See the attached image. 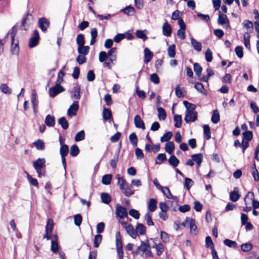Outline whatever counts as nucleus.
Returning <instances> with one entry per match:
<instances>
[{
    "mask_svg": "<svg viewBox=\"0 0 259 259\" xmlns=\"http://www.w3.org/2000/svg\"><path fill=\"white\" fill-rule=\"evenodd\" d=\"M132 254L134 257L140 254L143 257L145 258L152 255L150 246L143 241L141 242V245L138 246L136 250L132 252Z\"/></svg>",
    "mask_w": 259,
    "mask_h": 259,
    "instance_id": "f257e3e1",
    "label": "nucleus"
},
{
    "mask_svg": "<svg viewBox=\"0 0 259 259\" xmlns=\"http://www.w3.org/2000/svg\"><path fill=\"white\" fill-rule=\"evenodd\" d=\"M33 166L37 173L38 177L40 178L45 175L46 160L45 158H38L33 161Z\"/></svg>",
    "mask_w": 259,
    "mask_h": 259,
    "instance_id": "f03ea898",
    "label": "nucleus"
},
{
    "mask_svg": "<svg viewBox=\"0 0 259 259\" xmlns=\"http://www.w3.org/2000/svg\"><path fill=\"white\" fill-rule=\"evenodd\" d=\"M54 226V221L51 219L48 220L47 225L45 228V234L43 236L44 239L50 240L51 238V234Z\"/></svg>",
    "mask_w": 259,
    "mask_h": 259,
    "instance_id": "7ed1b4c3",
    "label": "nucleus"
},
{
    "mask_svg": "<svg viewBox=\"0 0 259 259\" xmlns=\"http://www.w3.org/2000/svg\"><path fill=\"white\" fill-rule=\"evenodd\" d=\"M218 23L219 25H223L224 28L228 29L230 28L229 20L225 14L219 12Z\"/></svg>",
    "mask_w": 259,
    "mask_h": 259,
    "instance_id": "20e7f679",
    "label": "nucleus"
},
{
    "mask_svg": "<svg viewBox=\"0 0 259 259\" xmlns=\"http://www.w3.org/2000/svg\"><path fill=\"white\" fill-rule=\"evenodd\" d=\"M64 88L60 85L56 84L54 87L51 88L49 90L50 96L55 97L58 94L64 91Z\"/></svg>",
    "mask_w": 259,
    "mask_h": 259,
    "instance_id": "39448f33",
    "label": "nucleus"
},
{
    "mask_svg": "<svg viewBox=\"0 0 259 259\" xmlns=\"http://www.w3.org/2000/svg\"><path fill=\"white\" fill-rule=\"evenodd\" d=\"M32 23V16L28 13L22 22L21 29L26 30Z\"/></svg>",
    "mask_w": 259,
    "mask_h": 259,
    "instance_id": "423d86ee",
    "label": "nucleus"
},
{
    "mask_svg": "<svg viewBox=\"0 0 259 259\" xmlns=\"http://www.w3.org/2000/svg\"><path fill=\"white\" fill-rule=\"evenodd\" d=\"M122 225L124 226L127 233L133 238L135 239L137 236V233L132 225L127 222H122Z\"/></svg>",
    "mask_w": 259,
    "mask_h": 259,
    "instance_id": "0eeeda50",
    "label": "nucleus"
},
{
    "mask_svg": "<svg viewBox=\"0 0 259 259\" xmlns=\"http://www.w3.org/2000/svg\"><path fill=\"white\" fill-rule=\"evenodd\" d=\"M38 24L41 31L46 32L50 26V22L47 18L42 17L39 19Z\"/></svg>",
    "mask_w": 259,
    "mask_h": 259,
    "instance_id": "6e6552de",
    "label": "nucleus"
},
{
    "mask_svg": "<svg viewBox=\"0 0 259 259\" xmlns=\"http://www.w3.org/2000/svg\"><path fill=\"white\" fill-rule=\"evenodd\" d=\"M33 36L30 38L29 42V47L30 48H34L36 46L39 39L38 31L37 30H34L33 31Z\"/></svg>",
    "mask_w": 259,
    "mask_h": 259,
    "instance_id": "1a4fd4ad",
    "label": "nucleus"
},
{
    "mask_svg": "<svg viewBox=\"0 0 259 259\" xmlns=\"http://www.w3.org/2000/svg\"><path fill=\"white\" fill-rule=\"evenodd\" d=\"M78 108V102L74 101L68 109L67 115L70 117L75 115L77 113Z\"/></svg>",
    "mask_w": 259,
    "mask_h": 259,
    "instance_id": "9d476101",
    "label": "nucleus"
},
{
    "mask_svg": "<svg viewBox=\"0 0 259 259\" xmlns=\"http://www.w3.org/2000/svg\"><path fill=\"white\" fill-rule=\"evenodd\" d=\"M197 118V112L186 111L184 120L186 123L190 122H194Z\"/></svg>",
    "mask_w": 259,
    "mask_h": 259,
    "instance_id": "9b49d317",
    "label": "nucleus"
},
{
    "mask_svg": "<svg viewBox=\"0 0 259 259\" xmlns=\"http://www.w3.org/2000/svg\"><path fill=\"white\" fill-rule=\"evenodd\" d=\"M116 246L117 254H120V256L121 255V254H123L121 238L119 232H117L116 233Z\"/></svg>",
    "mask_w": 259,
    "mask_h": 259,
    "instance_id": "f8f14e48",
    "label": "nucleus"
},
{
    "mask_svg": "<svg viewBox=\"0 0 259 259\" xmlns=\"http://www.w3.org/2000/svg\"><path fill=\"white\" fill-rule=\"evenodd\" d=\"M115 213L116 216L120 219L126 218L128 215L127 211L126 209L118 204H117L116 206Z\"/></svg>",
    "mask_w": 259,
    "mask_h": 259,
    "instance_id": "ddd939ff",
    "label": "nucleus"
},
{
    "mask_svg": "<svg viewBox=\"0 0 259 259\" xmlns=\"http://www.w3.org/2000/svg\"><path fill=\"white\" fill-rule=\"evenodd\" d=\"M120 189L126 197H130L134 193V190H132L127 183L120 187Z\"/></svg>",
    "mask_w": 259,
    "mask_h": 259,
    "instance_id": "4468645a",
    "label": "nucleus"
},
{
    "mask_svg": "<svg viewBox=\"0 0 259 259\" xmlns=\"http://www.w3.org/2000/svg\"><path fill=\"white\" fill-rule=\"evenodd\" d=\"M134 123L136 127L142 128L143 130L145 129L144 122L139 115H136L135 116Z\"/></svg>",
    "mask_w": 259,
    "mask_h": 259,
    "instance_id": "2eb2a0df",
    "label": "nucleus"
},
{
    "mask_svg": "<svg viewBox=\"0 0 259 259\" xmlns=\"http://www.w3.org/2000/svg\"><path fill=\"white\" fill-rule=\"evenodd\" d=\"M153 56V53L147 48L144 49V60L145 63L149 62Z\"/></svg>",
    "mask_w": 259,
    "mask_h": 259,
    "instance_id": "dca6fc26",
    "label": "nucleus"
},
{
    "mask_svg": "<svg viewBox=\"0 0 259 259\" xmlns=\"http://www.w3.org/2000/svg\"><path fill=\"white\" fill-rule=\"evenodd\" d=\"M11 51L12 54L17 56L18 55L19 52V47L18 40L11 41Z\"/></svg>",
    "mask_w": 259,
    "mask_h": 259,
    "instance_id": "f3484780",
    "label": "nucleus"
},
{
    "mask_svg": "<svg viewBox=\"0 0 259 259\" xmlns=\"http://www.w3.org/2000/svg\"><path fill=\"white\" fill-rule=\"evenodd\" d=\"M171 26L167 23L165 22L162 26V33L164 36H170L171 34Z\"/></svg>",
    "mask_w": 259,
    "mask_h": 259,
    "instance_id": "a211bd4d",
    "label": "nucleus"
},
{
    "mask_svg": "<svg viewBox=\"0 0 259 259\" xmlns=\"http://www.w3.org/2000/svg\"><path fill=\"white\" fill-rule=\"evenodd\" d=\"M191 44L194 49L197 52H200L202 50V45L193 37L190 38Z\"/></svg>",
    "mask_w": 259,
    "mask_h": 259,
    "instance_id": "6ab92c4d",
    "label": "nucleus"
},
{
    "mask_svg": "<svg viewBox=\"0 0 259 259\" xmlns=\"http://www.w3.org/2000/svg\"><path fill=\"white\" fill-rule=\"evenodd\" d=\"M120 147H121L120 145ZM120 150V147H119L118 148V149L116 151V152H115V153L114 155L113 158L110 160V165L112 166V167L113 169H115V168L116 167L117 163L118 160V156H119Z\"/></svg>",
    "mask_w": 259,
    "mask_h": 259,
    "instance_id": "aec40b11",
    "label": "nucleus"
},
{
    "mask_svg": "<svg viewBox=\"0 0 259 259\" xmlns=\"http://www.w3.org/2000/svg\"><path fill=\"white\" fill-rule=\"evenodd\" d=\"M148 208L151 212H154L157 209V200L155 199L151 198L149 200Z\"/></svg>",
    "mask_w": 259,
    "mask_h": 259,
    "instance_id": "412c9836",
    "label": "nucleus"
},
{
    "mask_svg": "<svg viewBox=\"0 0 259 259\" xmlns=\"http://www.w3.org/2000/svg\"><path fill=\"white\" fill-rule=\"evenodd\" d=\"M46 124L49 127H53L55 124V118L51 115H48L45 119Z\"/></svg>",
    "mask_w": 259,
    "mask_h": 259,
    "instance_id": "4be33fe9",
    "label": "nucleus"
},
{
    "mask_svg": "<svg viewBox=\"0 0 259 259\" xmlns=\"http://www.w3.org/2000/svg\"><path fill=\"white\" fill-rule=\"evenodd\" d=\"M73 94L72 97L75 99H79L80 98V88L77 84H75L73 88Z\"/></svg>",
    "mask_w": 259,
    "mask_h": 259,
    "instance_id": "5701e85b",
    "label": "nucleus"
},
{
    "mask_svg": "<svg viewBox=\"0 0 259 259\" xmlns=\"http://www.w3.org/2000/svg\"><path fill=\"white\" fill-rule=\"evenodd\" d=\"M191 158L196 162L197 166H199L202 162L203 155L201 153L193 154L191 156Z\"/></svg>",
    "mask_w": 259,
    "mask_h": 259,
    "instance_id": "b1692460",
    "label": "nucleus"
},
{
    "mask_svg": "<svg viewBox=\"0 0 259 259\" xmlns=\"http://www.w3.org/2000/svg\"><path fill=\"white\" fill-rule=\"evenodd\" d=\"M254 198V193L252 192H248L245 196L244 200L246 205H249L252 203Z\"/></svg>",
    "mask_w": 259,
    "mask_h": 259,
    "instance_id": "393cba45",
    "label": "nucleus"
},
{
    "mask_svg": "<svg viewBox=\"0 0 259 259\" xmlns=\"http://www.w3.org/2000/svg\"><path fill=\"white\" fill-rule=\"evenodd\" d=\"M242 25L247 29V32L246 33H248V34L253 30V24L251 21L248 20H244Z\"/></svg>",
    "mask_w": 259,
    "mask_h": 259,
    "instance_id": "a878e982",
    "label": "nucleus"
},
{
    "mask_svg": "<svg viewBox=\"0 0 259 259\" xmlns=\"http://www.w3.org/2000/svg\"><path fill=\"white\" fill-rule=\"evenodd\" d=\"M175 149V145L172 142H168L165 144V150L169 154H171Z\"/></svg>",
    "mask_w": 259,
    "mask_h": 259,
    "instance_id": "bb28decb",
    "label": "nucleus"
},
{
    "mask_svg": "<svg viewBox=\"0 0 259 259\" xmlns=\"http://www.w3.org/2000/svg\"><path fill=\"white\" fill-rule=\"evenodd\" d=\"M136 231L137 233V236L138 234L141 235H144L146 232L145 227L142 224L138 223L136 228Z\"/></svg>",
    "mask_w": 259,
    "mask_h": 259,
    "instance_id": "cd10ccee",
    "label": "nucleus"
},
{
    "mask_svg": "<svg viewBox=\"0 0 259 259\" xmlns=\"http://www.w3.org/2000/svg\"><path fill=\"white\" fill-rule=\"evenodd\" d=\"M90 47L89 46H79L78 47L77 51L80 55L85 56L89 52Z\"/></svg>",
    "mask_w": 259,
    "mask_h": 259,
    "instance_id": "c85d7f7f",
    "label": "nucleus"
},
{
    "mask_svg": "<svg viewBox=\"0 0 259 259\" xmlns=\"http://www.w3.org/2000/svg\"><path fill=\"white\" fill-rule=\"evenodd\" d=\"M206 72L207 73V76H203L199 78V79L201 81H203L204 82H207L208 81L209 77L214 74L213 71L210 68H208L206 69Z\"/></svg>",
    "mask_w": 259,
    "mask_h": 259,
    "instance_id": "c756f323",
    "label": "nucleus"
},
{
    "mask_svg": "<svg viewBox=\"0 0 259 259\" xmlns=\"http://www.w3.org/2000/svg\"><path fill=\"white\" fill-rule=\"evenodd\" d=\"M1 91L6 94H11L12 93V89L9 88L6 83H2L0 85Z\"/></svg>",
    "mask_w": 259,
    "mask_h": 259,
    "instance_id": "7c9ffc66",
    "label": "nucleus"
},
{
    "mask_svg": "<svg viewBox=\"0 0 259 259\" xmlns=\"http://www.w3.org/2000/svg\"><path fill=\"white\" fill-rule=\"evenodd\" d=\"M236 188H235L234 190L236 189ZM240 197V195L239 194L237 191L234 190L231 192L230 194V199L233 202L237 201Z\"/></svg>",
    "mask_w": 259,
    "mask_h": 259,
    "instance_id": "2f4dec72",
    "label": "nucleus"
},
{
    "mask_svg": "<svg viewBox=\"0 0 259 259\" xmlns=\"http://www.w3.org/2000/svg\"><path fill=\"white\" fill-rule=\"evenodd\" d=\"M157 111L158 112V117L160 120H164L166 116V113L165 110L162 107H158Z\"/></svg>",
    "mask_w": 259,
    "mask_h": 259,
    "instance_id": "473e14b6",
    "label": "nucleus"
},
{
    "mask_svg": "<svg viewBox=\"0 0 259 259\" xmlns=\"http://www.w3.org/2000/svg\"><path fill=\"white\" fill-rule=\"evenodd\" d=\"M101 197L102 201L105 204H109L111 200L110 195L106 193H102Z\"/></svg>",
    "mask_w": 259,
    "mask_h": 259,
    "instance_id": "72a5a7b5",
    "label": "nucleus"
},
{
    "mask_svg": "<svg viewBox=\"0 0 259 259\" xmlns=\"http://www.w3.org/2000/svg\"><path fill=\"white\" fill-rule=\"evenodd\" d=\"M223 242L225 245L228 247H232L235 249L237 247V243L235 241L231 240L229 239H225Z\"/></svg>",
    "mask_w": 259,
    "mask_h": 259,
    "instance_id": "f704fd0d",
    "label": "nucleus"
},
{
    "mask_svg": "<svg viewBox=\"0 0 259 259\" xmlns=\"http://www.w3.org/2000/svg\"><path fill=\"white\" fill-rule=\"evenodd\" d=\"M163 194L168 199H176L177 197L172 196L171 193L170 192L169 189L168 187H165L163 188V190H161Z\"/></svg>",
    "mask_w": 259,
    "mask_h": 259,
    "instance_id": "c9c22d12",
    "label": "nucleus"
},
{
    "mask_svg": "<svg viewBox=\"0 0 259 259\" xmlns=\"http://www.w3.org/2000/svg\"><path fill=\"white\" fill-rule=\"evenodd\" d=\"M168 161L174 167H176L179 163V159L175 155L170 156Z\"/></svg>",
    "mask_w": 259,
    "mask_h": 259,
    "instance_id": "e433bc0d",
    "label": "nucleus"
},
{
    "mask_svg": "<svg viewBox=\"0 0 259 259\" xmlns=\"http://www.w3.org/2000/svg\"><path fill=\"white\" fill-rule=\"evenodd\" d=\"M112 114L111 111L106 108H104L103 111V118L104 120H107L111 118Z\"/></svg>",
    "mask_w": 259,
    "mask_h": 259,
    "instance_id": "4c0bfd02",
    "label": "nucleus"
},
{
    "mask_svg": "<svg viewBox=\"0 0 259 259\" xmlns=\"http://www.w3.org/2000/svg\"><path fill=\"white\" fill-rule=\"evenodd\" d=\"M33 145L38 150H42L45 149V143L41 140H37L33 143Z\"/></svg>",
    "mask_w": 259,
    "mask_h": 259,
    "instance_id": "58836bf2",
    "label": "nucleus"
},
{
    "mask_svg": "<svg viewBox=\"0 0 259 259\" xmlns=\"http://www.w3.org/2000/svg\"><path fill=\"white\" fill-rule=\"evenodd\" d=\"M252 175L253 177L254 180L255 181H259V174L256 168V165L255 162L253 163L252 168Z\"/></svg>",
    "mask_w": 259,
    "mask_h": 259,
    "instance_id": "ea45409f",
    "label": "nucleus"
},
{
    "mask_svg": "<svg viewBox=\"0 0 259 259\" xmlns=\"http://www.w3.org/2000/svg\"><path fill=\"white\" fill-rule=\"evenodd\" d=\"M153 247L156 248V253L158 255H161L164 250V246L161 243L158 244L155 243Z\"/></svg>",
    "mask_w": 259,
    "mask_h": 259,
    "instance_id": "a19ab883",
    "label": "nucleus"
},
{
    "mask_svg": "<svg viewBox=\"0 0 259 259\" xmlns=\"http://www.w3.org/2000/svg\"><path fill=\"white\" fill-rule=\"evenodd\" d=\"M69 152V147L67 145H62L60 149V154L61 157L66 156Z\"/></svg>",
    "mask_w": 259,
    "mask_h": 259,
    "instance_id": "79ce46f5",
    "label": "nucleus"
},
{
    "mask_svg": "<svg viewBox=\"0 0 259 259\" xmlns=\"http://www.w3.org/2000/svg\"><path fill=\"white\" fill-rule=\"evenodd\" d=\"M211 120L213 123H217L220 121V115L217 110H213Z\"/></svg>",
    "mask_w": 259,
    "mask_h": 259,
    "instance_id": "37998d69",
    "label": "nucleus"
},
{
    "mask_svg": "<svg viewBox=\"0 0 259 259\" xmlns=\"http://www.w3.org/2000/svg\"><path fill=\"white\" fill-rule=\"evenodd\" d=\"M124 13L128 16H133L135 13V10L133 7L127 6L125 8L122 10Z\"/></svg>",
    "mask_w": 259,
    "mask_h": 259,
    "instance_id": "c03bdc74",
    "label": "nucleus"
},
{
    "mask_svg": "<svg viewBox=\"0 0 259 259\" xmlns=\"http://www.w3.org/2000/svg\"><path fill=\"white\" fill-rule=\"evenodd\" d=\"M194 71L196 74L200 78V75L202 71V68L197 63H195L193 65Z\"/></svg>",
    "mask_w": 259,
    "mask_h": 259,
    "instance_id": "a18cd8bd",
    "label": "nucleus"
},
{
    "mask_svg": "<svg viewBox=\"0 0 259 259\" xmlns=\"http://www.w3.org/2000/svg\"><path fill=\"white\" fill-rule=\"evenodd\" d=\"M58 123L59 124L61 125V126H62L63 129L66 130L68 128V121H67L65 117H62L59 118L58 120Z\"/></svg>",
    "mask_w": 259,
    "mask_h": 259,
    "instance_id": "49530a36",
    "label": "nucleus"
},
{
    "mask_svg": "<svg viewBox=\"0 0 259 259\" xmlns=\"http://www.w3.org/2000/svg\"><path fill=\"white\" fill-rule=\"evenodd\" d=\"M175 122V126L177 128H180L182 125V117L180 115L176 114L174 118Z\"/></svg>",
    "mask_w": 259,
    "mask_h": 259,
    "instance_id": "de8ad7c7",
    "label": "nucleus"
},
{
    "mask_svg": "<svg viewBox=\"0 0 259 259\" xmlns=\"http://www.w3.org/2000/svg\"><path fill=\"white\" fill-rule=\"evenodd\" d=\"M129 140L134 147L137 145L138 138L135 133H133L129 136Z\"/></svg>",
    "mask_w": 259,
    "mask_h": 259,
    "instance_id": "09e8293b",
    "label": "nucleus"
},
{
    "mask_svg": "<svg viewBox=\"0 0 259 259\" xmlns=\"http://www.w3.org/2000/svg\"><path fill=\"white\" fill-rule=\"evenodd\" d=\"M166 159V155L164 153H161L157 155L155 164H160Z\"/></svg>",
    "mask_w": 259,
    "mask_h": 259,
    "instance_id": "8fccbe9b",
    "label": "nucleus"
},
{
    "mask_svg": "<svg viewBox=\"0 0 259 259\" xmlns=\"http://www.w3.org/2000/svg\"><path fill=\"white\" fill-rule=\"evenodd\" d=\"M85 138V133L83 131H81L77 133L74 138L76 142H78L84 140Z\"/></svg>",
    "mask_w": 259,
    "mask_h": 259,
    "instance_id": "3c124183",
    "label": "nucleus"
},
{
    "mask_svg": "<svg viewBox=\"0 0 259 259\" xmlns=\"http://www.w3.org/2000/svg\"><path fill=\"white\" fill-rule=\"evenodd\" d=\"M172 133L171 132H167L165 133L162 137L160 138L161 142H168L171 138Z\"/></svg>",
    "mask_w": 259,
    "mask_h": 259,
    "instance_id": "603ef678",
    "label": "nucleus"
},
{
    "mask_svg": "<svg viewBox=\"0 0 259 259\" xmlns=\"http://www.w3.org/2000/svg\"><path fill=\"white\" fill-rule=\"evenodd\" d=\"M76 43L78 47L83 46L84 45V38L82 34L77 35L76 37Z\"/></svg>",
    "mask_w": 259,
    "mask_h": 259,
    "instance_id": "864d4df0",
    "label": "nucleus"
},
{
    "mask_svg": "<svg viewBox=\"0 0 259 259\" xmlns=\"http://www.w3.org/2000/svg\"><path fill=\"white\" fill-rule=\"evenodd\" d=\"M176 46L175 45H170L167 49L168 56L170 58H174L176 55L175 52Z\"/></svg>",
    "mask_w": 259,
    "mask_h": 259,
    "instance_id": "5fc2aeb1",
    "label": "nucleus"
},
{
    "mask_svg": "<svg viewBox=\"0 0 259 259\" xmlns=\"http://www.w3.org/2000/svg\"><path fill=\"white\" fill-rule=\"evenodd\" d=\"M252 245L250 242L244 243L241 245V249L244 252L249 251L252 249Z\"/></svg>",
    "mask_w": 259,
    "mask_h": 259,
    "instance_id": "6e6d98bb",
    "label": "nucleus"
},
{
    "mask_svg": "<svg viewBox=\"0 0 259 259\" xmlns=\"http://www.w3.org/2000/svg\"><path fill=\"white\" fill-rule=\"evenodd\" d=\"M203 132L206 140H209L211 138V133L210 127L208 125H204L203 126Z\"/></svg>",
    "mask_w": 259,
    "mask_h": 259,
    "instance_id": "4d7b16f0",
    "label": "nucleus"
},
{
    "mask_svg": "<svg viewBox=\"0 0 259 259\" xmlns=\"http://www.w3.org/2000/svg\"><path fill=\"white\" fill-rule=\"evenodd\" d=\"M252 132L251 131H246L243 133L242 140L249 142L252 139Z\"/></svg>",
    "mask_w": 259,
    "mask_h": 259,
    "instance_id": "13d9d810",
    "label": "nucleus"
},
{
    "mask_svg": "<svg viewBox=\"0 0 259 259\" xmlns=\"http://www.w3.org/2000/svg\"><path fill=\"white\" fill-rule=\"evenodd\" d=\"M145 30H137L136 32V36L139 38L143 39L145 40L147 39V37L145 33Z\"/></svg>",
    "mask_w": 259,
    "mask_h": 259,
    "instance_id": "bf43d9fd",
    "label": "nucleus"
},
{
    "mask_svg": "<svg viewBox=\"0 0 259 259\" xmlns=\"http://www.w3.org/2000/svg\"><path fill=\"white\" fill-rule=\"evenodd\" d=\"M250 35L248 33H245L243 35V39H244V43L245 47L248 49L250 48Z\"/></svg>",
    "mask_w": 259,
    "mask_h": 259,
    "instance_id": "052dcab7",
    "label": "nucleus"
},
{
    "mask_svg": "<svg viewBox=\"0 0 259 259\" xmlns=\"http://www.w3.org/2000/svg\"><path fill=\"white\" fill-rule=\"evenodd\" d=\"M111 175H105L102 177V182L104 185H109L111 183Z\"/></svg>",
    "mask_w": 259,
    "mask_h": 259,
    "instance_id": "680f3d73",
    "label": "nucleus"
},
{
    "mask_svg": "<svg viewBox=\"0 0 259 259\" xmlns=\"http://www.w3.org/2000/svg\"><path fill=\"white\" fill-rule=\"evenodd\" d=\"M31 103L33 107H37L38 101L37 98L36 93L33 91L32 94Z\"/></svg>",
    "mask_w": 259,
    "mask_h": 259,
    "instance_id": "e2e57ef3",
    "label": "nucleus"
},
{
    "mask_svg": "<svg viewBox=\"0 0 259 259\" xmlns=\"http://www.w3.org/2000/svg\"><path fill=\"white\" fill-rule=\"evenodd\" d=\"M79 149L76 145H73L70 148V154L72 156H76L79 153Z\"/></svg>",
    "mask_w": 259,
    "mask_h": 259,
    "instance_id": "0e129e2a",
    "label": "nucleus"
},
{
    "mask_svg": "<svg viewBox=\"0 0 259 259\" xmlns=\"http://www.w3.org/2000/svg\"><path fill=\"white\" fill-rule=\"evenodd\" d=\"M205 57L207 62H210L212 60V53L210 49L208 48L205 53Z\"/></svg>",
    "mask_w": 259,
    "mask_h": 259,
    "instance_id": "69168bd1",
    "label": "nucleus"
},
{
    "mask_svg": "<svg viewBox=\"0 0 259 259\" xmlns=\"http://www.w3.org/2000/svg\"><path fill=\"white\" fill-rule=\"evenodd\" d=\"M59 249V245L57 242L56 240H52L51 250L54 253L58 252Z\"/></svg>",
    "mask_w": 259,
    "mask_h": 259,
    "instance_id": "338daca9",
    "label": "nucleus"
},
{
    "mask_svg": "<svg viewBox=\"0 0 259 259\" xmlns=\"http://www.w3.org/2000/svg\"><path fill=\"white\" fill-rule=\"evenodd\" d=\"M82 218L80 214H77L74 216V224L77 226H79L82 222Z\"/></svg>",
    "mask_w": 259,
    "mask_h": 259,
    "instance_id": "774afa93",
    "label": "nucleus"
}]
</instances>
